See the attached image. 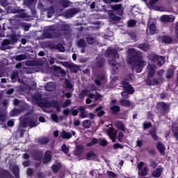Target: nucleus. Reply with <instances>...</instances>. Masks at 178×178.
<instances>
[{
	"instance_id": "f257e3e1",
	"label": "nucleus",
	"mask_w": 178,
	"mask_h": 178,
	"mask_svg": "<svg viewBox=\"0 0 178 178\" xmlns=\"http://www.w3.org/2000/svg\"><path fill=\"white\" fill-rule=\"evenodd\" d=\"M111 9L108 10V15L109 17L111 19V20H113V22H120L121 18L118 16H123L124 13V10L123 9V5L122 4H115L111 6ZM115 12L117 13L115 14Z\"/></svg>"
},
{
	"instance_id": "f03ea898",
	"label": "nucleus",
	"mask_w": 178,
	"mask_h": 178,
	"mask_svg": "<svg viewBox=\"0 0 178 178\" xmlns=\"http://www.w3.org/2000/svg\"><path fill=\"white\" fill-rule=\"evenodd\" d=\"M156 69V65L154 64H149L147 65V79L145 81L146 86H159V79L156 78H153V79L151 80V79H152V77L155 76Z\"/></svg>"
},
{
	"instance_id": "7ed1b4c3",
	"label": "nucleus",
	"mask_w": 178,
	"mask_h": 178,
	"mask_svg": "<svg viewBox=\"0 0 178 178\" xmlns=\"http://www.w3.org/2000/svg\"><path fill=\"white\" fill-rule=\"evenodd\" d=\"M143 59V53L138 50H135L131 54L130 57L128 58V63L129 65H134L137 62H140Z\"/></svg>"
},
{
	"instance_id": "20e7f679",
	"label": "nucleus",
	"mask_w": 178,
	"mask_h": 178,
	"mask_svg": "<svg viewBox=\"0 0 178 178\" xmlns=\"http://www.w3.org/2000/svg\"><path fill=\"white\" fill-rule=\"evenodd\" d=\"M170 105L165 102H159L156 104V109L161 115H166L169 113Z\"/></svg>"
},
{
	"instance_id": "39448f33",
	"label": "nucleus",
	"mask_w": 178,
	"mask_h": 178,
	"mask_svg": "<svg viewBox=\"0 0 178 178\" xmlns=\"http://www.w3.org/2000/svg\"><path fill=\"white\" fill-rule=\"evenodd\" d=\"M122 86L124 91L128 92V94H130V95L134 94V88H133V86L130 84V82H129V81L124 79L122 81Z\"/></svg>"
},
{
	"instance_id": "423d86ee",
	"label": "nucleus",
	"mask_w": 178,
	"mask_h": 178,
	"mask_svg": "<svg viewBox=\"0 0 178 178\" xmlns=\"http://www.w3.org/2000/svg\"><path fill=\"white\" fill-rule=\"evenodd\" d=\"M122 86L124 91L128 92V94H130V95L134 94V88H133V86L130 84V82H129V81L124 79L122 81Z\"/></svg>"
},
{
	"instance_id": "0eeeda50",
	"label": "nucleus",
	"mask_w": 178,
	"mask_h": 178,
	"mask_svg": "<svg viewBox=\"0 0 178 178\" xmlns=\"http://www.w3.org/2000/svg\"><path fill=\"white\" fill-rule=\"evenodd\" d=\"M147 59L151 62H158V60H162L165 62V56H159L154 52H152L147 55Z\"/></svg>"
},
{
	"instance_id": "6e6552de",
	"label": "nucleus",
	"mask_w": 178,
	"mask_h": 178,
	"mask_svg": "<svg viewBox=\"0 0 178 178\" xmlns=\"http://www.w3.org/2000/svg\"><path fill=\"white\" fill-rule=\"evenodd\" d=\"M77 13H79V10H77V8H68L64 12V16L66 17V19H71V17H73V16L77 15Z\"/></svg>"
},
{
	"instance_id": "1a4fd4ad",
	"label": "nucleus",
	"mask_w": 178,
	"mask_h": 178,
	"mask_svg": "<svg viewBox=\"0 0 178 178\" xmlns=\"http://www.w3.org/2000/svg\"><path fill=\"white\" fill-rule=\"evenodd\" d=\"M52 161V155L51 154V150H47L43 157L44 165H48Z\"/></svg>"
},
{
	"instance_id": "9d476101",
	"label": "nucleus",
	"mask_w": 178,
	"mask_h": 178,
	"mask_svg": "<svg viewBox=\"0 0 178 178\" xmlns=\"http://www.w3.org/2000/svg\"><path fill=\"white\" fill-rule=\"evenodd\" d=\"M162 173H163V167L159 166L155 170L152 172V176L154 178H159L162 176Z\"/></svg>"
},
{
	"instance_id": "9b49d317",
	"label": "nucleus",
	"mask_w": 178,
	"mask_h": 178,
	"mask_svg": "<svg viewBox=\"0 0 178 178\" xmlns=\"http://www.w3.org/2000/svg\"><path fill=\"white\" fill-rule=\"evenodd\" d=\"M175 19L173 15H163L161 17V20L163 23H173Z\"/></svg>"
},
{
	"instance_id": "f8f14e48",
	"label": "nucleus",
	"mask_w": 178,
	"mask_h": 178,
	"mask_svg": "<svg viewBox=\"0 0 178 178\" xmlns=\"http://www.w3.org/2000/svg\"><path fill=\"white\" fill-rule=\"evenodd\" d=\"M138 48L143 52H148L151 49V46L148 42L140 43L138 45Z\"/></svg>"
},
{
	"instance_id": "ddd939ff",
	"label": "nucleus",
	"mask_w": 178,
	"mask_h": 178,
	"mask_svg": "<svg viewBox=\"0 0 178 178\" xmlns=\"http://www.w3.org/2000/svg\"><path fill=\"white\" fill-rule=\"evenodd\" d=\"M106 55L108 56H113L115 59L119 58V54H118V50L116 49H108L106 51Z\"/></svg>"
},
{
	"instance_id": "4468645a",
	"label": "nucleus",
	"mask_w": 178,
	"mask_h": 178,
	"mask_svg": "<svg viewBox=\"0 0 178 178\" xmlns=\"http://www.w3.org/2000/svg\"><path fill=\"white\" fill-rule=\"evenodd\" d=\"M111 65L113 66V70L114 73H118L120 70V67H122V64L120 63H118V61L115 60H112L111 61Z\"/></svg>"
},
{
	"instance_id": "2eb2a0df",
	"label": "nucleus",
	"mask_w": 178,
	"mask_h": 178,
	"mask_svg": "<svg viewBox=\"0 0 178 178\" xmlns=\"http://www.w3.org/2000/svg\"><path fill=\"white\" fill-rule=\"evenodd\" d=\"M32 156L36 161H41L42 159V152L41 150L36 149L33 152Z\"/></svg>"
},
{
	"instance_id": "dca6fc26",
	"label": "nucleus",
	"mask_w": 178,
	"mask_h": 178,
	"mask_svg": "<svg viewBox=\"0 0 178 178\" xmlns=\"http://www.w3.org/2000/svg\"><path fill=\"white\" fill-rule=\"evenodd\" d=\"M156 131H158L156 127H152L151 130L149 131V134L152 136V138L155 141H158V135H156Z\"/></svg>"
},
{
	"instance_id": "f3484780",
	"label": "nucleus",
	"mask_w": 178,
	"mask_h": 178,
	"mask_svg": "<svg viewBox=\"0 0 178 178\" xmlns=\"http://www.w3.org/2000/svg\"><path fill=\"white\" fill-rule=\"evenodd\" d=\"M79 111L80 112V118H81V119H86V118L88 117V112L86 111V107L80 106L79 107Z\"/></svg>"
},
{
	"instance_id": "a211bd4d",
	"label": "nucleus",
	"mask_w": 178,
	"mask_h": 178,
	"mask_svg": "<svg viewBox=\"0 0 178 178\" xmlns=\"http://www.w3.org/2000/svg\"><path fill=\"white\" fill-rule=\"evenodd\" d=\"M0 178H13V177L8 170H3L0 172Z\"/></svg>"
},
{
	"instance_id": "6ab92c4d",
	"label": "nucleus",
	"mask_w": 178,
	"mask_h": 178,
	"mask_svg": "<svg viewBox=\"0 0 178 178\" xmlns=\"http://www.w3.org/2000/svg\"><path fill=\"white\" fill-rule=\"evenodd\" d=\"M81 95H86L87 97H88V98H90L91 99H94V98H95V95L94 93L90 92V90L87 89L82 90L81 92Z\"/></svg>"
},
{
	"instance_id": "aec40b11",
	"label": "nucleus",
	"mask_w": 178,
	"mask_h": 178,
	"mask_svg": "<svg viewBox=\"0 0 178 178\" xmlns=\"http://www.w3.org/2000/svg\"><path fill=\"white\" fill-rule=\"evenodd\" d=\"M156 148L161 155H165V145L161 142H157Z\"/></svg>"
},
{
	"instance_id": "412c9836",
	"label": "nucleus",
	"mask_w": 178,
	"mask_h": 178,
	"mask_svg": "<svg viewBox=\"0 0 178 178\" xmlns=\"http://www.w3.org/2000/svg\"><path fill=\"white\" fill-rule=\"evenodd\" d=\"M96 66L98 69H101V67H104L105 66V58L102 57L97 58V61L96 62Z\"/></svg>"
},
{
	"instance_id": "4be33fe9",
	"label": "nucleus",
	"mask_w": 178,
	"mask_h": 178,
	"mask_svg": "<svg viewBox=\"0 0 178 178\" xmlns=\"http://www.w3.org/2000/svg\"><path fill=\"white\" fill-rule=\"evenodd\" d=\"M60 169H62V163H57L56 164H53L51 165L53 173H58Z\"/></svg>"
},
{
	"instance_id": "5701e85b",
	"label": "nucleus",
	"mask_w": 178,
	"mask_h": 178,
	"mask_svg": "<svg viewBox=\"0 0 178 178\" xmlns=\"http://www.w3.org/2000/svg\"><path fill=\"white\" fill-rule=\"evenodd\" d=\"M120 104L121 106H124L125 108H130L131 106V103L130 100L120 99Z\"/></svg>"
},
{
	"instance_id": "b1692460",
	"label": "nucleus",
	"mask_w": 178,
	"mask_h": 178,
	"mask_svg": "<svg viewBox=\"0 0 178 178\" xmlns=\"http://www.w3.org/2000/svg\"><path fill=\"white\" fill-rule=\"evenodd\" d=\"M51 108H55L57 112H60V103L57 100L51 101Z\"/></svg>"
},
{
	"instance_id": "393cba45",
	"label": "nucleus",
	"mask_w": 178,
	"mask_h": 178,
	"mask_svg": "<svg viewBox=\"0 0 178 178\" xmlns=\"http://www.w3.org/2000/svg\"><path fill=\"white\" fill-rule=\"evenodd\" d=\"M161 41L162 42H164V44H172V42H173V38L170 36L163 35Z\"/></svg>"
},
{
	"instance_id": "a878e982",
	"label": "nucleus",
	"mask_w": 178,
	"mask_h": 178,
	"mask_svg": "<svg viewBox=\"0 0 178 178\" xmlns=\"http://www.w3.org/2000/svg\"><path fill=\"white\" fill-rule=\"evenodd\" d=\"M115 127L118 130H121V131H126V129L124 128V124H123V122L120 120H118L115 122Z\"/></svg>"
},
{
	"instance_id": "bb28decb",
	"label": "nucleus",
	"mask_w": 178,
	"mask_h": 178,
	"mask_svg": "<svg viewBox=\"0 0 178 178\" xmlns=\"http://www.w3.org/2000/svg\"><path fill=\"white\" fill-rule=\"evenodd\" d=\"M175 76V70L173 69H168L166 72L165 79L168 80H170Z\"/></svg>"
},
{
	"instance_id": "cd10ccee",
	"label": "nucleus",
	"mask_w": 178,
	"mask_h": 178,
	"mask_svg": "<svg viewBox=\"0 0 178 178\" xmlns=\"http://www.w3.org/2000/svg\"><path fill=\"white\" fill-rule=\"evenodd\" d=\"M83 152L84 147H83V145H77L76 147L75 155L78 156L79 155H81V154H83Z\"/></svg>"
},
{
	"instance_id": "c85d7f7f",
	"label": "nucleus",
	"mask_w": 178,
	"mask_h": 178,
	"mask_svg": "<svg viewBox=\"0 0 178 178\" xmlns=\"http://www.w3.org/2000/svg\"><path fill=\"white\" fill-rule=\"evenodd\" d=\"M149 172V171L148 167L145 166L140 170V172H139V176L140 177L148 176Z\"/></svg>"
},
{
	"instance_id": "c756f323",
	"label": "nucleus",
	"mask_w": 178,
	"mask_h": 178,
	"mask_svg": "<svg viewBox=\"0 0 178 178\" xmlns=\"http://www.w3.org/2000/svg\"><path fill=\"white\" fill-rule=\"evenodd\" d=\"M20 113H22V110L19 108H13L10 112V118H15V116H17V115H20Z\"/></svg>"
},
{
	"instance_id": "7c9ffc66",
	"label": "nucleus",
	"mask_w": 178,
	"mask_h": 178,
	"mask_svg": "<svg viewBox=\"0 0 178 178\" xmlns=\"http://www.w3.org/2000/svg\"><path fill=\"white\" fill-rule=\"evenodd\" d=\"M92 126V123L89 120H85L82 122V127L83 129H90Z\"/></svg>"
},
{
	"instance_id": "2f4dec72",
	"label": "nucleus",
	"mask_w": 178,
	"mask_h": 178,
	"mask_svg": "<svg viewBox=\"0 0 178 178\" xmlns=\"http://www.w3.org/2000/svg\"><path fill=\"white\" fill-rule=\"evenodd\" d=\"M9 9L12 12V13H22V12L24 11L19 7H17V6L10 7Z\"/></svg>"
},
{
	"instance_id": "473e14b6",
	"label": "nucleus",
	"mask_w": 178,
	"mask_h": 178,
	"mask_svg": "<svg viewBox=\"0 0 178 178\" xmlns=\"http://www.w3.org/2000/svg\"><path fill=\"white\" fill-rule=\"evenodd\" d=\"M13 173L15 177L20 176V168H19V166L14 165L13 167Z\"/></svg>"
},
{
	"instance_id": "72a5a7b5",
	"label": "nucleus",
	"mask_w": 178,
	"mask_h": 178,
	"mask_svg": "<svg viewBox=\"0 0 178 178\" xmlns=\"http://www.w3.org/2000/svg\"><path fill=\"white\" fill-rule=\"evenodd\" d=\"M61 137L63 140H70V138H72V134L70 132L63 131L61 133Z\"/></svg>"
},
{
	"instance_id": "f704fd0d",
	"label": "nucleus",
	"mask_w": 178,
	"mask_h": 178,
	"mask_svg": "<svg viewBox=\"0 0 178 178\" xmlns=\"http://www.w3.org/2000/svg\"><path fill=\"white\" fill-rule=\"evenodd\" d=\"M111 113L113 115H118L120 112V107L119 106H113L110 108Z\"/></svg>"
},
{
	"instance_id": "c9c22d12",
	"label": "nucleus",
	"mask_w": 178,
	"mask_h": 178,
	"mask_svg": "<svg viewBox=\"0 0 178 178\" xmlns=\"http://www.w3.org/2000/svg\"><path fill=\"white\" fill-rule=\"evenodd\" d=\"M149 30L150 32L151 35H154V34H156V26L155 24H151L149 26Z\"/></svg>"
},
{
	"instance_id": "e433bc0d",
	"label": "nucleus",
	"mask_w": 178,
	"mask_h": 178,
	"mask_svg": "<svg viewBox=\"0 0 178 178\" xmlns=\"http://www.w3.org/2000/svg\"><path fill=\"white\" fill-rule=\"evenodd\" d=\"M51 105H52V101L51 102L45 101L42 103H40V104H39V106H40V108H51Z\"/></svg>"
},
{
	"instance_id": "4c0bfd02",
	"label": "nucleus",
	"mask_w": 178,
	"mask_h": 178,
	"mask_svg": "<svg viewBox=\"0 0 178 178\" xmlns=\"http://www.w3.org/2000/svg\"><path fill=\"white\" fill-rule=\"evenodd\" d=\"M44 88L46 91H54L55 88V86L52 82H49L46 84V86H44Z\"/></svg>"
},
{
	"instance_id": "58836bf2",
	"label": "nucleus",
	"mask_w": 178,
	"mask_h": 178,
	"mask_svg": "<svg viewBox=\"0 0 178 178\" xmlns=\"http://www.w3.org/2000/svg\"><path fill=\"white\" fill-rule=\"evenodd\" d=\"M62 31H63L64 34L65 35H67L68 34H70V29H69V25L64 24L61 27Z\"/></svg>"
},
{
	"instance_id": "ea45409f",
	"label": "nucleus",
	"mask_w": 178,
	"mask_h": 178,
	"mask_svg": "<svg viewBox=\"0 0 178 178\" xmlns=\"http://www.w3.org/2000/svg\"><path fill=\"white\" fill-rule=\"evenodd\" d=\"M39 144H41V145H45L49 143V138L48 137H44L42 138L38 139Z\"/></svg>"
},
{
	"instance_id": "a19ab883",
	"label": "nucleus",
	"mask_w": 178,
	"mask_h": 178,
	"mask_svg": "<svg viewBox=\"0 0 178 178\" xmlns=\"http://www.w3.org/2000/svg\"><path fill=\"white\" fill-rule=\"evenodd\" d=\"M70 69L72 73H77V72L80 70V67L72 63L71 64V67H70Z\"/></svg>"
},
{
	"instance_id": "79ce46f5",
	"label": "nucleus",
	"mask_w": 178,
	"mask_h": 178,
	"mask_svg": "<svg viewBox=\"0 0 178 178\" xmlns=\"http://www.w3.org/2000/svg\"><path fill=\"white\" fill-rule=\"evenodd\" d=\"M60 3L64 8H69V6H70V1L69 0H60Z\"/></svg>"
},
{
	"instance_id": "37998d69",
	"label": "nucleus",
	"mask_w": 178,
	"mask_h": 178,
	"mask_svg": "<svg viewBox=\"0 0 178 178\" xmlns=\"http://www.w3.org/2000/svg\"><path fill=\"white\" fill-rule=\"evenodd\" d=\"M134 65H136L137 67L144 68L145 67V66H147V61H145L143 59H141L139 61H137V63Z\"/></svg>"
},
{
	"instance_id": "c03bdc74",
	"label": "nucleus",
	"mask_w": 178,
	"mask_h": 178,
	"mask_svg": "<svg viewBox=\"0 0 178 178\" xmlns=\"http://www.w3.org/2000/svg\"><path fill=\"white\" fill-rule=\"evenodd\" d=\"M54 70L55 72H59V73H60L61 74H66V71H65V70L62 69V67H60V66H56L55 65L54 67Z\"/></svg>"
},
{
	"instance_id": "a18cd8bd",
	"label": "nucleus",
	"mask_w": 178,
	"mask_h": 178,
	"mask_svg": "<svg viewBox=\"0 0 178 178\" xmlns=\"http://www.w3.org/2000/svg\"><path fill=\"white\" fill-rule=\"evenodd\" d=\"M86 41H87L88 45H94V44H95V38H94L91 36H88L86 38Z\"/></svg>"
},
{
	"instance_id": "49530a36",
	"label": "nucleus",
	"mask_w": 178,
	"mask_h": 178,
	"mask_svg": "<svg viewBox=\"0 0 178 178\" xmlns=\"http://www.w3.org/2000/svg\"><path fill=\"white\" fill-rule=\"evenodd\" d=\"M28 123L30 129H33V127H37V126H38L37 120L34 121L33 120H30Z\"/></svg>"
},
{
	"instance_id": "de8ad7c7",
	"label": "nucleus",
	"mask_w": 178,
	"mask_h": 178,
	"mask_svg": "<svg viewBox=\"0 0 178 178\" xmlns=\"http://www.w3.org/2000/svg\"><path fill=\"white\" fill-rule=\"evenodd\" d=\"M78 46H79L80 48H86L87 47V43H86V40L83 39H80L78 41Z\"/></svg>"
},
{
	"instance_id": "09e8293b",
	"label": "nucleus",
	"mask_w": 178,
	"mask_h": 178,
	"mask_svg": "<svg viewBox=\"0 0 178 178\" xmlns=\"http://www.w3.org/2000/svg\"><path fill=\"white\" fill-rule=\"evenodd\" d=\"M28 123H29V118H23L22 120V121H21V126H22V127L25 129V127H27V124Z\"/></svg>"
},
{
	"instance_id": "8fccbe9b",
	"label": "nucleus",
	"mask_w": 178,
	"mask_h": 178,
	"mask_svg": "<svg viewBox=\"0 0 178 178\" xmlns=\"http://www.w3.org/2000/svg\"><path fill=\"white\" fill-rule=\"evenodd\" d=\"M27 56L25 54H20L17 56H15V60H17L18 62H20V60H24Z\"/></svg>"
},
{
	"instance_id": "3c124183",
	"label": "nucleus",
	"mask_w": 178,
	"mask_h": 178,
	"mask_svg": "<svg viewBox=\"0 0 178 178\" xmlns=\"http://www.w3.org/2000/svg\"><path fill=\"white\" fill-rule=\"evenodd\" d=\"M149 168H152V169H156L158 167V163L154 160H152L149 162Z\"/></svg>"
},
{
	"instance_id": "603ef678",
	"label": "nucleus",
	"mask_w": 178,
	"mask_h": 178,
	"mask_svg": "<svg viewBox=\"0 0 178 178\" xmlns=\"http://www.w3.org/2000/svg\"><path fill=\"white\" fill-rule=\"evenodd\" d=\"M137 24V21L136 19H130L128 21V27H134Z\"/></svg>"
},
{
	"instance_id": "864d4df0",
	"label": "nucleus",
	"mask_w": 178,
	"mask_h": 178,
	"mask_svg": "<svg viewBox=\"0 0 178 178\" xmlns=\"http://www.w3.org/2000/svg\"><path fill=\"white\" fill-rule=\"evenodd\" d=\"M61 151L62 152H64V154H68L69 153V149L67 147V146L66 145V144H63V145L61 146Z\"/></svg>"
},
{
	"instance_id": "5fc2aeb1",
	"label": "nucleus",
	"mask_w": 178,
	"mask_h": 178,
	"mask_svg": "<svg viewBox=\"0 0 178 178\" xmlns=\"http://www.w3.org/2000/svg\"><path fill=\"white\" fill-rule=\"evenodd\" d=\"M56 49H58V51L60 52H65V47H63V45L62 44H58L56 46Z\"/></svg>"
},
{
	"instance_id": "6e6d98bb",
	"label": "nucleus",
	"mask_w": 178,
	"mask_h": 178,
	"mask_svg": "<svg viewBox=\"0 0 178 178\" xmlns=\"http://www.w3.org/2000/svg\"><path fill=\"white\" fill-rule=\"evenodd\" d=\"M95 155V154L92 151H91L90 152H88L86 156V159H87V161H90V159H91V158H92V156H94Z\"/></svg>"
},
{
	"instance_id": "4d7b16f0",
	"label": "nucleus",
	"mask_w": 178,
	"mask_h": 178,
	"mask_svg": "<svg viewBox=\"0 0 178 178\" xmlns=\"http://www.w3.org/2000/svg\"><path fill=\"white\" fill-rule=\"evenodd\" d=\"M26 175L29 177H31L34 175V170L31 168H29L26 170Z\"/></svg>"
},
{
	"instance_id": "13d9d810",
	"label": "nucleus",
	"mask_w": 178,
	"mask_h": 178,
	"mask_svg": "<svg viewBox=\"0 0 178 178\" xmlns=\"http://www.w3.org/2000/svg\"><path fill=\"white\" fill-rule=\"evenodd\" d=\"M11 44L12 42L10 41V40L5 39L4 40H3L1 45L2 47H6L7 45H10Z\"/></svg>"
},
{
	"instance_id": "bf43d9fd",
	"label": "nucleus",
	"mask_w": 178,
	"mask_h": 178,
	"mask_svg": "<svg viewBox=\"0 0 178 178\" xmlns=\"http://www.w3.org/2000/svg\"><path fill=\"white\" fill-rule=\"evenodd\" d=\"M113 149H118V148H120V149H123L124 146H123V145H121L120 143H115L113 145Z\"/></svg>"
},
{
	"instance_id": "052dcab7",
	"label": "nucleus",
	"mask_w": 178,
	"mask_h": 178,
	"mask_svg": "<svg viewBox=\"0 0 178 178\" xmlns=\"http://www.w3.org/2000/svg\"><path fill=\"white\" fill-rule=\"evenodd\" d=\"M51 119L56 123H59V117H58V114H51Z\"/></svg>"
},
{
	"instance_id": "680f3d73",
	"label": "nucleus",
	"mask_w": 178,
	"mask_h": 178,
	"mask_svg": "<svg viewBox=\"0 0 178 178\" xmlns=\"http://www.w3.org/2000/svg\"><path fill=\"white\" fill-rule=\"evenodd\" d=\"M65 87L67 88H69L70 90H72L73 84H72V83L69 80H66L65 81Z\"/></svg>"
},
{
	"instance_id": "e2e57ef3",
	"label": "nucleus",
	"mask_w": 178,
	"mask_h": 178,
	"mask_svg": "<svg viewBox=\"0 0 178 178\" xmlns=\"http://www.w3.org/2000/svg\"><path fill=\"white\" fill-rule=\"evenodd\" d=\"M152 127V124L151 122H144L143 123V129L147 130V129H149V127Z\"/></svg>"
},
{
	"instance_id": "0e129e2a",
	"label": "nucleus",
	"mask_w": 178,
	"mask_h": 178,
	"mask_svg": "<svg viewBox=\"0 0 178 178\" xmlns=\"http://www.w3.org/2000/svg\"><path fill=\"white\" fill-rule=\"evenodd\" d=\"M71 104H72V100L66 99L64 104H63V108H67V106H69V105H71Z\"/></svg>"
},
{
	"instance_id": "69168bd1",
	"label": "nucleus",
	"mask_w": 178,
	"mask_h": 178,
	"mask_svg": "<svg viewBox=\"0 0 178 178\" xmlns=\"http://www.w3.org/2000/svg\"><path fill=\"white\" fill-rule=\"evenodd\" d=\"M18 73L17 71H13L11 74V80H16V79H17V76H18Z\"/></svg>"
},
{
	"instance_id": "338daca9",
	"label": "nucleus",
	"mask_w": 178,
	"mask_h": 178,
	"mask_svg": "<svg viewBox=\"0 0 178 178\" xmlns=\"http://www.w3.org/2000/svg\"><path fill=\"white\" fill-rule=\"evenodd\" d=\"M99 145H101V147H106V145H108V141L105 139H101L99 141Z\"/></svg>"
},
{
	"instance_id": "774afa93",
	"label": "nucleus",
	"mask_w": 178,
	"mask_h": 178,
	"mask_svg": "<svg viewBox=\"0 0 178 178\" xmlns=\"http://www.w3.org/2000/svg\"><path fill=\"white\" fill-rule=\"evenodd\" d=\"M36 176L37 178H45V174L41 171L38 172Z\"/></svg>"
}]
</instances>
